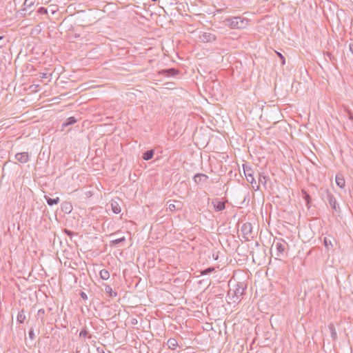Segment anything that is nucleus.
I'll return each instance as SVG.
<instances>
[{
  "label": "nucleus",
  "mask_w": 353,
  "mask_h": 353,
  "mask_svg": "<svg viewBox=\"0 0 353 353\" xmlns=\"http://www.w3.org/2000/svg\"><path fill=\"white\" fill-rule=\"evenodd\" d=\"M226 26H228L231 28H244L248 25V20L241 17H234L232 18L226 19L224 21Z\"/></svg>",
  "instance_id": "nucleus-1"
},
{
  "label": "nucleus",
  "mask_w": 353,
  "mask_h": 353,
  "mask_svg": "<svg viewBox=\"0 0 353 353\" xmlns=\"http://www.w3.org/2000/svg\"><path fill=\"white\" fill-rule=\"evenodd\" d=\"M245 289L246 285L243 283H238L234 289H230L228 294L232 295L233 297H236V300H238L244 294Z\"/></svg>",
  "instance_id": "nucleus-2"
},
{
  "label": "nucleus",
  "mask_w": 353,
  "mask_h": 353,
  "mask_svg": "<svg viewBox=\"0 0 353 353\" xmlns=\"http://www.w3.org/2000/svg\"><path fill=\"white\" fill-rule=\"evenodd\" d=\"M241 231L243 236L245 240H249L250 238H253L252 235V225L250 223H245L242 225Z\"/></svg>",
  "instance_id": "nucleus-3"
},
{
  "label": "nucleus",
  "mask_w": 353,
  "mask_h": 353,
  "mask_svg": "<svg viewBox=\"0 0 353 353\" xmlns=\"http://www.w3.org/2000/svg\"><path fill=\"white\" fill-rule=\"evenodd\" d=\"M287 245V243L283 239H279L273 243L272 246H274L275 249L276 250L277 256H281L283 255Z\"/></svg>",
  "instance_id": "nucleus-4"
},
{
  "label": "nucleus",
  "mask_w": 353,
  "mask_h": 353,
  "mask_svg": "<svg viewBox=\"0 0 353 353\" xmlns=\"http://www.w3.org/2000/svg\"><path fill=\"white\" fill-rule=\"evenodd\" d=\"M243 172L248 183H250L252 185L254 183L256 184V181L253 176V171L250 166L243 165Z\"/></svg>",
  "instance_id": "nucleus-5"
},
{
  "label": "nucleus",
  "mask_w": 353,
  "mask_h": 353,
  "mask_svg": "<svg viewBox=\"0 0 353 353\" xmlns=\"http://www.w3.org/2000/svg\"><path fill=\"white\" fill-rule=\"evenodd\" d=\"M326 198H327V200L330 205L331 206V208L336 212L339 211V207L337 204L335 197L328 190H327V197Z\"/></svg>",
  "instance_id": "nucleus-6"
},
{
  "label": "nucleus",
  "mask_w": 353,
  "mask_h": 353,
  "mask_svg": "<svg viewBox=\"0 0 353 353\" xmlns=\"http://www.w3.org/2000/svg\"><path fill=\"white\" fill-rule=\"evenodd\" d=\"M121 201L119 198L112 199L110 201L111 210L115 214H119L121 211Z\"/></svg>",
  "instance_id": "nucleus-7"
},
{
  "label": "nucleus",
  "mask_w": 353,
  "mask_h": 353,
  "mask_svg": "<svg viewBox=\"0 0 353 353\" xmlns=\"http://www.w3.org/2000/svg\"><path fill=\"white\" fill-rule=\"evenodd\" d=\"M199 39L202 42H213L216 40V36L211 32H203L199 36Z\"/></svg>",
  "instance_id": "nucleus-8"
},
{
  "label": "nucleus",
  "mask_w": 353,
  "mask_h": 353,
  "mask_svg": "<svg viewBox=\"0 0 353 353\" xmlns=\"http://www.w3.org/2000/svg\"><path fill=\"white\" fill-rule=\"evenodd\" d=\"M15 159L21 163H26L29 161V155L27 152H19L15 154Z\"/></svg>",
  "instance_id": "nucleus-9"
},
{
  "label": "nucleus",
  "mask_w": 353,
  "mask_h": 353,
  "mask_svg": "<svg viewBox=\"0 0 353 353\" xmlns=\"http://www.w3.org/2000/svg\"><path fill=\"white\" fill-rule=\"evenodd\" d=\"M168 210H169L170 212H174L176 210H179L182 208V203L181 201H169L168 202Z\"/></svg>",
  "instance_id": "nucleus-10"
},
{
  "label": "nucleus",
  "mask_w": 353,
  "mask_h": 353,
  "mask_svg": "<svg viewBox=\"0 0 353 353\" xmlns=\"http://www.w3.org/2000/svg\"><path fill=\"white\" fill-rule=\"evenodd\" d=\"M212 203L214 206L215 211L216 212L222 211L225 208V202L221 201L219 199H214V201H212Z\"/></svg>",
  "instance_id": "nucleus-11"
},
{
  "label": "nucleus",
  "mask_w": 353,
  "mask_h": 353,
  "mask_svg": "<svg viewBox=\"0 0 353 353\" xmlns=\"http://www.w3.org/2000/svg\"><path fill=\"white\" fill-rule=\"evenodd\" d=\"M208 176L205 174L198 173L193 177V180L195 183L199 184L200 183H205L207 181Z\"/></svg>",
  "instance_id": "nucleus-12"
},
{
  "label": "nucleus",
  "mask_w": 353,
  "mask_h": 353,
  "mask_svg": "<svg viewBox=\"0 0 353 353\" xmlns=\"http://www.w3.org/2000/svg\"><path fill=\"white\" fill-rule=\"evenodd\" d=\"M332 239H333V237H331V236L330 237H325L323 239V244L327 250L333 248Z\"/></svg>",
  "instance_id": "nucleus-13"
},
{
  "label": "nucleus",
  "mask_w": 353,
  "mask_h": 353,
  "mask_svg": "<svg viewBox=\"0 0 353 353\" xmlns=\"http://www.w3.org/2000/svg\"><path fill=\"white\" fill-rule=\"evenodd\" d=\"M161 73L166 76L171 77L176 75L179 73V71L174 68H169L162 70Z\"/></svg>",
  "instance_id": "nucleus-14"
},
{
  "label": "nucleus",
  "mask_w": 353,
  "mask_h": 353,
  "mask_svg": "<svg viewBox=\"0 0 353 353\" xmlns=\"http://www.w3.org/2000/svg\"><path fill=\"white\" fill-rule=\"evenodd\" d=\"M335 180H336V185L339 188H342L345 186V179L341 174H336Z\"/></svg>",
  "instance_id": "nucleus-15"
},
{
  "label": "nucleus",
  "mask_w": 353,
  "mask_h": 353,
  "mask_svg": "<svg viewBox=\"0 0 353 353\" xmlns=\"http://www.w3.org/2000/svg\"><path fill=\"white\" fill-rule=\"evenodd\" d=\"M154 154V152L153 150H149L143 154L142 157L145 161H148V160H150L151 159H152Z\"/></svg>",
  "instance_id": "nucleus-16"
},
{
  "label": "nucleus",
  "mask_w": 353,
  "mask_h": 353,
  "mask_svg": "<svg viewBox=\"0 0 353 353\" xmlns=\"http://www.w3.org/2000/svg\"><path fill=\"white\" fill-rule=\"evenodd\" d=\"M77 121V119L74 117H70L68 118L64 123H63L62 126L67 127L68 125H72Z\"/></svg>",
  "instance_id": "nucleus-17"
},
{
  "label": "nucleus",
  "mask_w": 353,
  "mask_h": 353,
  "mask_svg": "<svg viewBox=\"0 0 353 353\" xmlns=\"http://www.w3.org/2000/svg\"><path fill=\"white\" fill-rule=\"evenodd\" d=\"M44 315H45V310L44 309H39L37 314V319L41 321V323L42 325L44 324L45 319H44Z\"/></svg>",
  "instance_id": "nucleus-18"
},
{
  "label": "nucleus",
  "mask_w": 353,
  "mask_h": 353,
  "mask_svg": "<svg viewBox=\"0 0 353 353\" xmlns=\"http://www.w3.org/2000/svg\"><path fill=\"white\" fill-rule=\"evenodd\" d=\"M268 181H269V177L268 176L264 175L263 173H260L259 174V183H261L264 186H265Z\"/></svg>",
  "instance_id": "nucleus-19"
},
{
  "label": "nucleus",
  "mask_w": 353,
  "mask_h": 353,
  "mask_svg": "<svg viewBox=\"0 0 353 353\" xmlns=\"http://www.w3.org/2000/svg\"><path fill=\"white\" fill-rule=\"evenodd\" d=\"M105 291L110 297H115L117 296V293L114 292L112 288L108 285H105Z\"/></svg>",
  "instance_id": "nucleus-20"
},
{
  "label": "nucleus",
  "mask_w": 353,
  "mask_h": 353,
  "mask_svg": "<svg viewBox=\"0 0 353 353\" xmlns=\"http://www.w3.org/2000/svg\"><path fill=\"white\" fill-rule=\"evenodd\" d=\"M46 200L47 203L50 206H52L53 205H56V204H57L59 202V197H57V198H54V199H52V198L46 196Z\"/></svg>",
  "instance_id": "nucleus-21"
},
{
  "label": "nucleus",
  "mask_w": 353,
  "mask_h": 353,
  "mask_svg": "<svg viewBox=\"0 0 353 353\" xmlns=\"http://www.w3.org/2000/svg\"><path fill=\"white\" fill-rule=\"evenodd\" d=\"M26 315L24 314V311L22 310L21 311H20L18 314H17V322H19V323H23L25 320H26Z\"/></svg>",
  "instance_id": "nucleus-22"
},
{
  "label": "nucleus",
  "mask_w": 353,
  "mask_h": 353,
  "mask_svg": "<svg viewBox=\"0 0 353 353\" xmlns=\"http://www.w3.org/2000/svg\"><path fill=\"white\" fill-rule=\"evenodd\" d=\"M100 278L103 280H108L110 278V273L109 272L105 270H101L99 272Z\"/></svg>",
  "instance_id": "nucleus-23"
},
{
  "label": "nucleus",
  "mask_w": 353,
  "mask_h": 353,
  "mask_svg": "<svg viewBox=\"0 0 353 353\" xmlns=\"http://www.w3.org/2000/svg\"><path fill=\"white\" fill-rule=\"evenodd\" d=\"M329 327V330L331 332V336L333 339H336L337 338V334H336V329H335V327L334 325V324L331 323L328 326Z\"/></svg>",
  "instance_id": "nucleus-24"
},
{
  "label": "nucleus",
  "mask_w": 353,
  "mask_h": 353,
  "mask_svg": "<svg viewBox=\"0 0 353 353\" xmlns=\"http://www.w3.org/2000/svg\"><path fill=\"white\" fill-rule=\"evenodd\" d=\"M168 345L169 348L174 350L178 345V343L175 339H170L168 341Z\"/></svg>",
  "instance_id": "nucleus-25"
},
{
  "label": "nucleus",
  "mask_w": 353,
  "mask_h": 353,
  "mask_svg": "<svg viewBox=\"0 0 353 353\" xmlns=\"http://www.w3.org/2000/svg\"><path fill=\"white\" fill-rule=\"evenodd\" d=\"M125 241V236H122L119 239H113L110 241V246L117 245L120 243L124 242Z\"/></svg>",
  "instance_id": "nucleus-26"
},
{
  "label": "nucleus",
  "mask_w": 353,
  "mask_h": 353,
  "mask_svg": "<svg viewBox=\"0 0 353 353\" xmlns=\"http://www.w3.org/2000/svg\"><path fill=\"white\" fill-rule=\"evenodd\" d=\"M36 0H25L23 6L26 8H30L35 3Z\"/></svg>",
  "instance_id": "nucleus-27"
},
{
  "label": "nucleus",
  "mask_w": 353,
  "mask_h": 353,
  "mask_svg": "<svg viewBox=\"0 0 353 353\" xmlns=\"http://www.w3.org/2000/svg\"><path fill=\"white\" fill-rule=\"evenodd\" d=\"M214 270V268L210 267V268H208L202 270L201 271V274L202 275H206V274H208L212 272Z\"/></svg>",
  "instance_id": "nucleus-28"
},
{
  "label": "nucleus",
  "mask_w": 353,
  "mask_h": 353,
  "mask_svg": "<svg viewBox=\"0 0 353 353\" xmlns=\"http://www.w3.org/2000/svg\"><path fill=\"white\" fill-rule=\"evenodd\" d=\"M302 193H303V198L306 201L307 203H309L310 199V195L305 191H302Z\"/></svg>",
  "instance_id": "nucleus-29"
},
{
  "label": "nucleus",
  "mask_w": 353,
  "mask_h": 353,
  "mask_svg": "<svg viewBox=\"0 0 353 353\" xmlns=\"http://www.w3.org/2000/svg\"><path fill=\"white\" fill-rule=\"evenodd\" d=\"M88 331L85 330V329H83L80 333H79V336L81 337H86L87 335H88Z\"/></svg>",
  "instance_id": "nucleus-30"
},
{
  "label": "nucleus",
  "mask_w": 353,
  "mask_h": 353,
  "mask_svg": "<svg viewBox=\"0 0 353 353\" xmlns=\"http://www.w3.org/2000/svg\"><path fill=\"white\" fill-rule=\"evenodd\" d=\"M28 334H29L30 339L32 340H34L35 338V335H34V330L32 328H30Z\"/></svg>",
  "instance_id": "nucleus-31"
},
{
  "label": "nucleus",
  "mask_w": 353,
  "mask_h": 353,
  "mask_svg": "<svg viewBox=\"0 0 353 353\" xmlns=\"http://www.w3.org/2000/svg\"><path fill=\"white\" fill-rule=\"evenodd\" d=\"M278 56L280 57L282 65H285V57L282 55V54L277 52Z\"/></svg>",
  "instance_id": "nucleus-32"
},
{
  "label": "nucleus",
  "mask_w": 353,
  "mask_h": 353,
  "mask_svg": "<svg viewBox=\"0 0 353 353\" xmlns=\"http://www.w3.org/2000/svg\"><path fill=\"white\" fill-rule=\"evenodd\" d=\"M38 12L40 14H46L47 13V9L43 7H41L38 10Z\"/></svg>",
  "instance_id": "nucleus-33"
},
{
  "label": "nucleus",
  "mask_w": 353,
  "mask_h": 353,
  "mask_svg": "<svg viewBox=\"0 0 353 353\" xmlns=\"http://www.w3.org/2000/svg\"><path fill=\"white\" fill-rule=\"evenodd\" d=\"M80 296L83 300H87L88 299V296H87V294L84 292H81Z\"/></svg>",
  "instance_id": "nucleus-34"
},
{
  "label": "nucleus",
  "mask_w": 353,
  "mask_h": 353,
  "mask_svg": "<svg viewBox=\"0 0 353 353\" xmlns=\"http://www.w3.org/2000/svg\"><path fill=\"white\" fill-rule=\"evenodd\" d=\"M349 50L353 54V39L349 43Z\"/></svg>",
  "instance_id": "nucleus-35"
},
{
  "label": "nucleus",
  "mask_w": 353,
  "mask_h": 353,
  "mask_svg": "<svg viewBox=\"0 0 353 353\" xmlns=\"http://www.w3.org/2000/svg\"><path fill=\"white\" fill-rule=\"evenodd\" d=\"M252 185L253 189H254L256 191L259 190L260 186L256 183V184L254 183Z\"/></svg>",
  "instance_id": "nucleus-36"
},
{
  "label": "nucleus",
  "mask_w": 353,
  "mask_h": 353,
  "mask_svg": "<svg viewBox=\"0 0 353 353\" xmlns=\"http://www.w3.org/2000/svg\"><path fill=\"white\" fill-rule=\"evenodd\" d=\"M41 78H46V77H47V74H46V73H41Z\"/></svg>",
  "instance_id": "nucleus-37"
},
{
  "label": "nucleus",
  "mask_w": 353,
  "mask_h": 353,
  "mask_svg": "<svg viewBox=\"0 0 353 353\" xmlns=\"http://www.w3.org/2000/svg\"><path fill=\"white\" fill-rule=\"evenodd\" d=\"M65 232L66 234H68V235H71L72 234V232L68 230H65Z\"/></svg>",
  "instance_id": "nucleus-38"
},
{
  "label": "nucleus",
  "mask_w": 353,
  "mask_h": 353,
  "mask_svg": "<svg viewBox=\"0 0 353 353\" xmlns=\"http://www.w3.org/2000/svg\"><path fill=\"white\" fill-rule=\"evenodd\" d=\"M158 0H152V1L153 2H155V1H157Z\"/></svg>",
  "instance_id": "nucleus-39"
},
{
  "label": "nucleus",
  "mask_w": 353,
  "mask_h": 353,
  "mask_svg": "<svg viewBox=\"0 0 353 353\" xmlns=\"http://www.w3.org/2000/svg\"><path fill=\"white\" fill-rule=\"evenodd\" d=\"M3 39V37H0V40Z\"/></svg>",
  "instance_id": "nucleus-40"
}]
</instances>
